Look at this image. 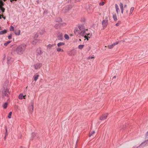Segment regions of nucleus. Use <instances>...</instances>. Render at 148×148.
<instances>
[{
    "label": "nucleus",
    "mask_w": 148,
    "mask_h": 148,
    "mask_svg": "<svg viewBox=\"0 0 148 148\" xmlns=\"http://www.w3.org/2000/svg\"><path fill=\"white\" fill-rule=\"evenodd\" d=\"M26 47V45L25 44H23L18 46L16 49L17 53L20 55L22 54L25 50Z\"/></svg>",
    "instance_id": "f257e3e1"
},
{
    "label": "nucleus",
    "mask_w": 148,
    "mask_h": 148,
    "mask_svg": "<svg viewBox=\"0 0 148 148\" xmlns=\"http://www.w3.org/2000/svg\"><path fill=\"white\" fill-rule=\"evenodd\" d=\"M10 94V92L9 91V90L8 88L4 89L2 92V97L4 98L5 97H9V95Z\"/></svg>",
    "instance_id": "f03ea898"
},
{
    "label": "nucleus",
    "mask_w": 148,
    "mask_h": 148,
    "mask_svg": "<svg viewBox=\"0 0 148 148\" xmlns=\"http://www.w3.org/2000/svg\"><path fill=\"white\" fill-rule=\"evenodd\" d=\"M146 140H145L144 142L142 143L138 147L134 146L132 148H139L140 146L145 145L147 144L148 143V132L147 133L146 135Z\"/></svg>",
    "instance_id": "7ed1b4c3"
},
{
    "label": "nucleus",
    "mask_w": 148,
    "mask_h": 148,
    "mask_svg": "<svg viewBox=\"0 0 148 148\" xmlns=\"http://www.w3.org/2000/svg\"><path fill=\"white\" fill-rule=\"evenodd\" d=\"M108 24V19L107 16L105 17V19L103 20L102 22V25L103 27V29H104L106 27Z\"/></svg>",
    "instance_id": "20e7f679"
},
{
    "label": "nucleus",
    "mask_w": 148,
    "mask_h": 148,
    "mask_svg": "<svg viewBox=\"0 0 148 148\" xmlns=\"http://www.w3.org/2000/svg\"><path fill=\"white\" fill-rule=\"evenodd\" d=\"M86 29H85L84 30H82L80 32V33H79V34H80L81 36H85L87 35L88 36L90 35V34H87L86 32ZM86 30H87V29H86Z\"/></svg>",
    "instance_id": "39448f33"
},
{
    "label": "nucleus",
    "mask_w": 148,
    "mask_h": 148,
    "mask_svg": "<svg viewBox=\"0 0 148 148\" xmlns=\"http://www.w3.org/2000/svg\"><path fill=\"white\" fill-rule=\"evenodd\" d=\"M71 7L69 6H66L63 8V11L64 12H66L71 8Z\"/></svg>",
    "instance_id": "423d86ee"
},
{
    "label": "nucleus",
    "mask_w": 148,
    "mask_h": 148,
    "mask_svg": "<svg viewBox=\"0 0 148 148\" xmlns=\"http://www.w3.org/2000/svg\"><path fill=\"white\" fill-rule=\"evenodd\" d=\"M108 114V113H106L105 114L102 115L100 118V119L101 120L103 121L105 119H106L107 117Z\"/></svg>",
    "instance_id": "0eeeda50"
},
{
    "label": "nucleus",
    "mask_w": 148,
    "mask_h": 148,
    "mask_svg": "<svg viewBox=\"0 0 148 148\" xmlns=\"http://www.w3.org/2000/svg\"><path fill=\"white\" fill-rule=\"evenodd\" d=\"M34 102L32 101L31 102V106L29 107V110L30 112L32 113L33 112L34 110Z\"/></svg>",
    "instance_id": "6e6552de"
},
{
    "label": "nucleus",
    "mask_w": 148,
    "mask_h": 148,
    "mask_svg": "<svg viewBox=\"0 0 148 148\" xmlns=\"http://www.w3.org/2000/svg\"><path fill=\"white\" fill-rule=\"evenodd\" d=\"M78 28L80 32L84 30L85 29L84 25H81L78 26Z\"/></svg>",
    "instance_id": "1a4fd4ad"
},
{
    "label": "nucleus",
    "mask_w": 148,
    "mask_h": 148,
    "mask_svg": "<svg viewBox=\"0 0 148 148\" xmlns=\"http://www.w3.org/2000/svg\"><path fill=\"white\" fill-rule=\"evenodd\" d=\"M74 34L77 35L78 34H79L80 31H79V29L77 27H75L74 30Z\"/></svg>",
    "instance_id": "9d476101"
},
{
    "label": "nucleus",
    "mask_w": 148,
    "mask_h": 148,
    "mask_svg": "<svg viewBox=\"0 0 148 148\" xmlns=\"http://www.w3.org/2000/svg\"><path fill=\"white\" fill-rule=\"evenodd\" d=\"M41 66L42 64L40 63H37L34 65V67L35 69H37L40 68V67Z\"/></svg>",
    "instance_id": "9b49d317"
},
{
    "label": "nucleus",
    "mask_w": 148,
    "mask_h": 148,
    "mask_svg": "<svg viewBox=\"0 0 148 148\" xmlns=\"http://www.w3.org/2000/svg\"><path fill=\"white\" fill-rule=\"evenodd\" d=\"M25 96L26 95H24L23 94L21 93L19 95L18 98L20 99H25Z\"/></svg>",
    "instance_id": "f8f14e48"
},
{
    "label": "nucleus",
    "mask_w": 148,
    "mask_h": 148,
    "mask_svg": "<svg viewBox=\"0 0 148 148\" xmlns=\"http://www.w3.org/2000/svg\"><path fill=\"white\" fill-rule=\"evenodd\" d=\"M41 41V40H38L37 39H35V40H33L32 41V44H33L34 45H35L36 44V43L37 42H40V41Z\"/></svg>",
    "instance_id": "ddd939ff"
},
{
    "label": "nucleus",
    "mask_w": 148,
    "mask_h": 148,
    "mask_svg": "<svg viewBox=\"0 0 148 148\" xmlns=\"http://www.w3.org/2000/svg\"><path fill=\"white\" fill-rule=\"evenodd\" d=\"M120 6L121 10V12L122 14L123 13V4L122 3H121L120 4Z\"/></svg>",
    "instance_id": "4468645a"
},
{
    "label": "nucleus",
    "mask_w": 148,
    "mask_h": 148,
    "mask_svg": "<svg viewBox=\"0 0 148 148\" xmlns=\"http://www.w3.org/2000/svg\"><path fill=\"white\" fill-rule=\"evenodd\" d=\"M32 138H31L30 140H33L34 138L36 137L37 138V136H36V134L34 133H33L32 134Z\"/></svg>",
    "instance_id": "2eb2a0df"
},
{
    "label": "nucleus",
    "mask_w": 148,
    "mask_h": 148,
    "mask_svg": "<svg viewBox=\"0 0 148 148\" xmlns=\"http://www.w3.org/2000/svg\"><path fill=\"white\" fill-rule=\"evenodd\" d=\"M7 32V31L6 29H4L3 30L1 31L0 32V34L2 35L6 34Z\"/></svg>",
    "instance_id": "dca6fc26"
},
{
    "label": "nucleus",
    "mask_w": 148,
    "mask_h": 148,
    "mask_svg": "<svg viewBox=\"0 0 148 148\" xmlns=\"http://www.w3.org/2000/svg\"><path fill=\"white\" fill-rule=\"evenodd\" d=\"M36 52L39 55H41L42 53L40 48H38L37 49Z\"/></svg>",
    "instance_id": "f3484780"
},
{
    "label": "nucleus",
    "mask_w": 148,
    "mask_h": 148,
    "mask_svg": "<svg viewBox=\"0 0 148 148\" xmlns=\"http://www.w3.org/2000/svg\"><path fill=\"white\" fill-rule=\"evenodd\" d=\"M65 44V43L63 42H60L58 43L57 45L58 47H59L61 46L64 45Z\"/></svg>",
    "instance_id": "a211bd4d"
},
{
    "label": "nucleus",
    "mask_w": 148,
    "mask_h": 148,
    "mask_svg": "<svg viewBox=\"0 0 148 148\" xmlns=\"http://www.w3.org/2000/svg\"><path fill=\"white\" fill-rule=\"evenodd\" d=\"M21 31L20 30H18L17 31H15L14 33L16 35H19L20 34Z\"/></svg>",
    "instance_id": "6ab92c4d"
},
{
    "label": "nucleus",
    "mask_w": 148,
    "mask_h": 148,
    "mask_svg": "<svg viewBox=\"0 0 148 148\" xmlns=\"http://www.w3.org/2000/svg\"><path fill=\"white\" fill-rule=\"evenodd\" d=\"M58 39L59 40H62L63 39V38L62 37V34H60V35L58 36Z\"/></svg>",
    "instance_id": "aec40b11"
},
{
    "label": "nucleus",
    "mask_w": 148,
    "mask_h": 148,
    "mask_svg": "<svg viewBox=\"0 0 148 148\" xmlns=\"http://www.w3.org/2000/svg\"><path fill=\"white\" fill-rule=\"evenodd\" d=\"M84 46V45H79L78 48L79 49H82V48H83Z\"/></svg>",
    "instance_id": "412c9836"
},
{
    "label": "nucleus",
    "mask_w": 148,
    "mask_h": 148,
    "mask_svg": "<svg viewBox=\"0 0 148 148\" xmlns=\"http://www.w3.org/2000/svg\"><path fill=\"white\" fill-rule=\"evenodd\" d=\"M56 45V44H49L47 46V47L48 48H51L52 47H53Z\"/></svg>",
    "instance_id": "4be33fe9"
},
{
    "label": "nucleus",
    "mask_w": 148,
    "mask_h": 148,
    "mask_svg": "<svg viewBox=\"0 0 148 148\" xmlns=\"http://www.w3.org/2000/svg\"><path fill=\"white\" fill-rule=\"evenodd\" d=\"M113 19L115 21H116L117 20V17L116 15L115 14H113Z\"/></svg>",
    "instance_id": "5701e85b"
},
{
    "label": "nucleus",
    "mask_w": 148,
    "mask_h": 148,
    "mask_svg": "<svg viewBox=\"0 0 148 148\" xmlns=\"http://www.w3.org/2000/svg\"><path fill=\"white\" fill-rule=\"evenodd\" d=\"M4 3L2 1V0L0 1V7H2L4 5Z\"/></svg>",
    "instance_id": "b1692460"
},
{
    "label": "nucleus",
    "mask_w": 148,
    "mask_h": 148,
    "mask_svg": "<svg viewBox=\"0 0 148 148\" xmlns=\"http://www.w3.org/2000/svg\"><path fill=\"white\" fill-rule=\"evenodd\" d=\"M39 76L38 75H36L34 77V80L35 81H36L38 79Z\"/></svg>",
    "instance_id": "393cba45"
},
{
    "label": "nucleus",
    "mask_w": 148,
    "mask_h": 148,
    "mask_svg": "<svg viewBox=\"0 0 148 148\" xmlns=\"http://www.w3.org/2000/svg\"><path fill=\"white\" fill-rule=\"evenodd\" d=\"M8 106V103H5L3 105V108L4 109H6L7 106Z\"/></svg>",
    "instance_id": "a878e982"
},
{
    "label": "nucleus",
    "mask_w": 148,
    "mask_h": 148,
    "mask_svg": "<svg viewBox=\"0 0 148 148\" xmlns=\"http://www.w3.org/2000/svg\"><path fill=\"white\" fill-rule=\"evenodd\" d=\"M11 42V41H8L6 42L4 44V45L5 46H6L8 44L10 43Z\"/></svg>",
    "instance_id": "bb28decb"
},
{
    "label": "nucleus",
    "mask_w": 148,
    "mask_h": 148,
    "mask_svg": "<svg viewBox=\"0 0 148 148\" xmlns=\"http://www.w3.org/2000/svg\"><path fill=\"white\" fill-rule=\"evenodd\" d=\"M56 21L58 22H61L62 21V19L60 18H59L56 20Z\"/></svg>",
    "instance_id": "cd10ccee"
},
{
    "label": "nucleus",
    "mask_w": 148,
    "mask_h": 148,
    "mask_svg": "<svg viewBox=\"0 0 148 148\" xmlns=\"http://www.w3.org/2000/svg\"><path fill=\"white\" fill-rule=\"evenodd\" d=\"M0 10L2 12H4L5 11V9L2 7H0Z\"/></svg>",
    "instance_id": "c85d7f7f"
},
{
    "label": "nucleus",
    "mask_w": 148,
    "mask_h": 148,
    "mask_svg": "<svg viewBox=\"0 0 148 148\" xmlns=\"http://www.w3.org/2000/svg\"><path fill=\"white\" fill-rule=\"evenodd\" d=\"M57 50L58 52H60V51H62V52H64V50L63 49H61L60 48H58L57 49Z\"/></svg>",
    "instance_id": "c756f323"
},
{
    "label": "nucleus",
    "mask_w": 148,
    "mask_h": 148,
    "mask_svg": "<svg viewBox=\"0 0 148 148\" xmlns=\"http://www.w3.org/2000/svg\"><path fill=\"white\" fill-rule=\"evenodd\" d=\"M64 38L66 40H68L69 38V36L66 34H65L64 35Z\"/></svg>",
    "instance_id": "7c9ffc66"
},
{
    "label": "nucleus",
    "mask_w": 148,
    "mask_h": 148,
    "mask_svg": "<svg viewBox=\"0 0 148 148\" xmlns=\"http://www.w3.org/2000/svg\"><path fill=\"white\" fill-rule=\"evenodd\" d=\"M40 34L41 35L43 34L44 33H45V31L44 30H42L41 32H40Z\"/></svg>",
    "instance_id": "2f4dec72"
},
{
    "label": "nucleus",
    "mask_w": 148,
    "mask_h": 148,
    "mask_svg": "<svg viewBox=\"0 0 148 148\" xmlns=\"http://www.w3.org/2000/svg\"><path fill=\"white\" fill-rule=\"evenodd\" d=\"M12 114V112H10L9 113L8 117V118L10 119L11 118V116Z\"/></svg>",
    "instance_id": "473e14b6"
},
{
    "label": "nucleus",
    "mask_w": 148,
    "mask_h": 148,
    "mask_svg": "<svg viewBox=\"0 0 148 148\" xmlns=\"http://www.w3.org/2000/svg\"><path fill=\"white\" fill-rule=\"evenodd\" d=\"M134 7H132L130 9V14H132V12L134 11Z\"/></svg>",
    "instance_id": "72a5a7b5"
},
{
    "label": "nucleus",
    "mask_w": 148,
    "mask_h": 148,
    "mask_svg": "<svg viewBox=\"0 0 148 148\" xmlns=\"http://www.w3.org/2000/svg\"><path fill=\"white\" fill-rule=\"evenodd\" d=\"M60 23H58V24H56L55 25V27L56 28V29H57L58 28V27L59 26V25H60Z\"/></svg>",
    "instance_id": "f704fd0d"
},
{
    "label": "nucleus",
    "mask_w": 148,
    "mask_h": 148,
    "mask_svg": "<svg viewBox=\"0 0 148 148\" xmlns=\"http://www.w3.org/2000/svg\"><path fill=\"white\" fill-rule=\"evenodd\" d=\"M11 59H12V58L11 57H8L7 58L8 62H9L11 60Z\"/></svg>",
    "instance_id": "c9c22d12"
},
{
    "label": "nucleus",
    "mask_w": 148,
    "mask_h": 148,
    "mask_svg": "<svg viewBox=\"0 0 148 148\" xmlns=\"http://www.w3.org/2000/svg\"><path fill=\"white\" fill-rule=\"evenodd\" d=\"M84 37L86 38L87 40H88V38H90V37L86 35Z\"/></svg>",
    "instance_id": "e433bc0d"
},
{
    "label": "nucleus",
    "mask_w": 148,
    "mask_h": 148,
    "mask_svg": "<svg viewBox=\"0 0 148 148\" xmlns=\"http://www.w3.org/2000/svg\"><path fill=\"white\" fill-rule=\"evenodd\" d=\"M95 133V131H93L92 132L91 134H90L89 136L90 137L92 136H93V135Z\"/></svg>",
    "instance_id": "4c0bfd02"
},
{
    "label": "nucleus",
    "mask_w": 148,
    "mask_h": 148,
    "mask_svg": "<svg viewBox=\"0 0 148 148\" xmlns=\"http://www.w3.org/2000/svg\"><path fill=\"white\" fill-rule=\"evenodd\" d=\"M10 30L11 31H13L14 30V27L13 26H11L10 27Z\"/></svg>",
    "instance_id": "58836bf2"
},
{
    "label": "nucleus",
    "mask_w": 148,
    "mask_h": 148,
    "mask_svg": "<svg viewBox=\"0 0 148 148\" xmlns=\"http://www.w3.org/2000/svg\"><path fill=\"white\" fill-rule=\"evenodd\" d=\"M38 37V33H36V34L34 36L35 38H37Z\"/></svg>",
    "instance_id": "ea45409f"
},
{
    "label": "nucleus",
    "mask_w": 148,
    "mask_h": 148,
    "mask_svg": "<svg viewBox=\"0 0 148 148\" xmlns=\"http://www.w3.org/2000/svg\"><path fill=\"white\" fill-rule=\"evenodd\" d=\"M119 41H117L115 42H114L113 43V45H114V46L116 45H117L119 43Z\"/></svg>",
    "instance_id": "a19ab883"
},
{
    "label": "nucleus",
    "mask_w": 148,
    "mask_h": 148,
    "mask_svg": "<svg viewBox=\"0 0 148 148\" xmlns=\"http://www.w3.org/2000/svg\"><path fill=\"white\" fill-rule=\"evenodd\" d=\"M108 48L110 49H112L113 47V46H112V45H108Z\"/></svg>",
    "instance_id": "79ce46f5"
},
{
    "label": "nucleus",
    "mask_w": 148,
    "mask_h": 148,
    "mask_svg": "<svg viewBox=\"0 0 148 148\" xmlns=\"http://www.w3.org/2000/svg\"><path fill=\"white\" fill-rule=\"evenodd\" d=\"M105 2H102L99 3V5H103L104 4Z\"/></svg>",
    "instance_id": "37998d69"
},
{
    "label": "nucleus",
    "mask_w": 148,
    "mask_h": 148,
    "mask_svg": "<svg viewBox=\"0 0 148 148\" xmlns=\"http://www.w3.org/2000/svg\"><path fill=\"white\" fill-rule=\"evenodd\" d=\"M8 38L9 39H12V35L11 34L8 36Z\"/></svg>",
    "instance_id": "c03bdc74"
},
{
    "label": "nucleus",
    "mask_w": 148,
    "mask_h": 148,
    "mask_svg": "<svg viewBox=\"0 0 148 148\" xmlns=\"http://www.w3.org/2000/svg\"><path fill=\"white\" fill-rule=\"evenodd\" d=\"M116 12L117 13L120 11L119 9V8L116 9Z\"/></svg>",
    "instance_id": "a18cd8bd"
},
{
    "label": "nucleus",
    "mask_w": 148,
    "mask_h": 148,
    "mask_svg": "<svg viewBox=\"0 0 148 148\" xmlns=\"http://www.w3.org/2000/svg\"><path fill=\"white\" fill-rule=\"evenodd\" d=\"M115 7L116 9L119 8L117 4L115 5Z\"/></svg>",
    "instance_id": "49530a36"
},
{
    "label": "nucleus",
    "mask_w": 148,
    "mask_h": 148,
    "mask_svg": "<svg viewBox=\"0 0 148 148\" xmlns=\"http://www.w3.org/2000/svg\"><path fill=\"white\" fill-rule=\"evenodd\" d=\"M5 131H6V135H8L7 133V129L6 127H5Z\"/></svg>",
    "instance_id": "de8ad7c7"
},
{
    "label": "nucleus",
    "mask_w": 148,
    "mask_h": 148,
    "mask_svg": "<svg viewBox=\"0 0 148 148\" xmlns=\"http://www.w3.org/2000/svg\"><path fill=\"white\" fill-rule=\"evenodd\" d=\"M93 58H94V57H92V56L89 57L88 58L89 59H92Z\"/></svg>",
    "instance_id": "09e8293b"
},
{
    "label": "nucleus",
    "mask_w": 148,
    "mask_h": 148,
    "mask_svg": "<svg viewBox=\"0 0 148 148\" xmlns=\"http://www.w3.org/2000/svg\"><path fill=\"white\" fill-rule=\"evenodd\" d=\"M119 25V24L118 23H116V25L117 26H118Z\"/></svg>",
    "instance_id": "8fccbe9b"
},
{
    "label": "nucleus",
    "mask_w": 148,
    "mask_h": 148,
    "mask_svg": "<svg viewBox=\"0 0 148 148\" xmlns=\"http://www.w3.org/2000/svg\"><path fill=\"white\" fill-rule=\"evenodd\" d=\"M2 16H3V18L4 19H5V17H4L3 16V15H2Z\"/></svg>",
    "instance_id": "3c124183"
},
{
    "label": "nucleus",
    "mask_w": 148,
    "mask_h": 148,
    "mask_svg": "<svg viewBox=\"0 0 148 148\" xmlns=\"http://www.w3.org/2000/svg\"><path fill=\"white\" fill-rule=\"evenodd\" d=\"M116 76H114V77H113L112 79H114L115 78H116Z\"/></svg>",
    "instance_id": "603ef678"
},
{
    "label": "nucleus",
    "mask_w": 148,
    "mask_h": 148,
    "mask_svg": "<svg viewBox=\"0 0 148 148\" xmlns=\"http://www.w3.org/2000/svg\"><path fill=\"white\" fill-rule=\"evenodd\" d=\"M20 148H27L26 147H23L22 146H21L20 147Z\"/></svg>",
    "instance_id": "864d4df0"
},
{
    "label": "nucleus",
    "mask_w": 148,
    "mask_h": 148,
    "mask_svg": "<svg viewBox=\"0 0 148 148\" xmlns=\"http://www.w3.org/2000/svg\"><path fill=\"white\" fill-rule=\"evenodd\" d=\"M112 46H113V47H114L115 46L113 44H112Z\"/></svg>",
    "instance_id": "5fc2aeb1"
},
{
    "label": "nucleus",
    "mask_w": 148,
    "mask_h": 148,
    "mask_svg": "<svg viewBox=\"0 0 148 148\" xmlns=\"http://www.w3.org/2000/svg\"><path fill=\"white\" fill-rule=\"evenodd\" d=\"M126 7H127V5H124V8H126Z\"/></svg>",
    "instance_id": "6e6d98bb"
},
{
    "label": "nucleus",
    "mask_w": 148,
    "mask_h": 148,
    "mask_svg": "<svg viewBox=\"0 0 148 148\" xmlns=\"http://www.w3.org/2000/svg\"><path fill=\"white\" fill-rule=\"evenodd\" d=\"M88 36H89V37H90L91 36V34H90V35H88Z\"/></svg>",
    "instance_id": "4d7b16f0"
},
{
    "label": "nucleus",
    "mask_w": 148,
    "mask_h": 148,
    "mask_svg": "<svg viewBox=\"0 0 148 148\" xmlns=\"http://www.w3.org/2000/svg\"><path fill=\"white\" fill-rule=\"evenodd\" d=\"M12 1H13V0H10V1L11 2H12Z\"/></svg>",
    "instance_id": "13d9d810"
},
{
    "label": "nucleus",
    "mask_w": 148,
    "mask_h": 148,
    "mask_svg": "<svg viewBox=\"0 0 148 148\" xmlns=\"http://www.w3.org/2000/svg\"><path fill=\"white\" fill-rule=\"evenodd\" d=\"M79 41H81V39H79Z\"/></svg>",
    "instance_id": "bf43d9fd"
},
{
    "label": "nucleus",
    "mask_w": 148,
    "mask_h": 148,
    "mask_svg": "<svg viewBox=\"0 0 148 148\" xmlns=\"http://www.w3.org/2000/svg\"><path fill=\"white\" fill-rule=\"evenodd\" d=\"M2 16V17L3 18V16H2V15H1V16Z\"/></svg>",
    "instance_id": "052dcab7"
},
{
    "label": "nucleus",
    "mask_w": 148,
    "mask_h": 148,
    "mask_svg": "<svg viewBox=\"0 0 148 148\" xmlns=\"http://www.w3.org/2000/svg\"><path fill=\"white\" fill-rule=\"evenodd\" d=\"M4 1H5L6 0H3Z\"/></svg>",
    "instance_id": "680f3d73"
},
{
    "label": "nucleus",
    "mask_w": 148,
    "mask_h": 148,
    "mask_svg": "<svg viewBox=\"0 0 148 148\" xmlns=\"http://www.w3.org/2000/svg\"><path fill=\"white\" fill-rule=\"evenodd\" d=\"M128 11L127 10L126 11V12L127 13Z\"/></svg>",
    "instance_id": "e2e57ef3"
},
{
    "label": "nucleus",
    "mask_w": 148,
    "mask_h": 148,
    "mask_svg": "<svg viewBox=\"0 0 148 148\" xmlns=\"http://www.w3.org/2000/svg\"><path fill=\"white\" fill-rule=\"evenodd\" d=\"M4 138H5V136Z\"/></svg>",
    "instance_id": "0e129e2a"
},
{
    "label": "nucleus",
    "mask_w": 148,
    "mask_h": 148,
    "mask_svg": "<svg viewBox=\"0 0 148 148\" xmlns=\"http://www.w3.org/2000/svg\"><path fill=\"white\" fill-rule=\"evenodd\" d=\"M1 0H0V1H1Z\"/></svg>",
    "instance_id": "69168bd1"
}]
</instances>
